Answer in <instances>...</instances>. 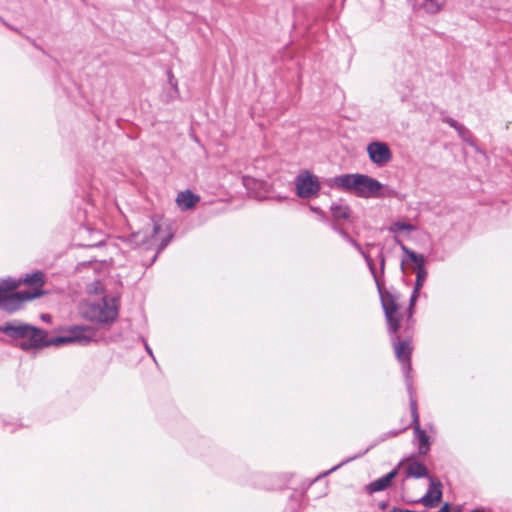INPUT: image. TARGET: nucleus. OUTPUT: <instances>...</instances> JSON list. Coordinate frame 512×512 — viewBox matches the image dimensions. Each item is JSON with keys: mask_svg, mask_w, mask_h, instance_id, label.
<instances>
[{"mask_svg": "<svg viewBox=\"0 0 512 512\" xmlns=\"http://www.w3.org/2000/svg\"><path fill=\"white\" fill-rule=\"evenodd\" d=\"M0 333L13 340L27 338V340L19 343V348L23 351L39 350L50 346H63L60 336L47 338L45 330L20 321L5 322L0 325Z\"/></svg>", "mask_w": 512, "mask_h": 512, "instance_id": "f257e3e1", "label": "nucleus"}, {"mask_svg": "<svg viewBox=\"0 0 512 512\" xmlns=\"http://www.w3.org/2000/svg\"><path fill=\"white\" fill-rule=\"evenodd\" d=\"M15 289H17V284L14 282V278L0 279V308L9 314L20 310L24 302L34 300L45 294V291L42 289L9 293Z\"/></svg>", "mask_w": 512, "mask_h": 512, "instance_id": "f03ea898", "label": "nucleus"}, {"mask_svg": "<svg viewBox=\"0 0 512 512\" xmlns=\"http://www.w3.org/2000/svg\"><path fill=\"white\" fill-rule=\"evenodd\" d=\"M117 299L108 300L104 298L102 303L93 304L87 311V317L99 324H111L118 317Z\"/></svg>", "mask_w": 512, "mask_h": 512, "instance_id": "7ed1b4c3", "label": "nucleus"}, {"mask_svg": "<svg viewBox=\"0 0 512 512\" xmlns=\"http://www.w3.org/2000/svg\"><path fill=\"white\" fill-rule=\"evenodd\" d=\"M296 195L301 199H311L317 197L321 183L319 178L309 170L300 172L295 178Z\"/></svg>", "mask_w": 512, "mask_h": 512, "instance_id": "20e7f679", "label": "nucleus"}, {"mask_svg": "<svg viewBox=\"0 0 512 512\" xmlns=\"http://www.w3.org/2000/svg\"><path fill=\"white\" fill-rule=\"evenodd\" d=\"M383 189V184L377 179L366 175L361 174L359 176V189L357 197L359 198H379L384 196H393L395 195V191L389 190L387 193H381Z\"/></svg>", "mask_w": 512, "mask_h": 512, "instance_id": "39448f33", "label": "nucleus"}, {"mask_svg": "<svg viewBox=\"0 0 512 512\" xmlns=\"http://www.w3.org/2000/svg\"><path fill=\"white\" fill-rule=\"evenodd\" d=\"M360 173H347L324 180V184L330 189L348 192L357 196L359 189Z\"/></svg>", "mask_w": 512, "mask_h": 512, "instance_id": "423d86ee", "label": "nucleus"}, {"mask_svg": "<svg viewBox=\"0 0 512 512\" xmlns=\"http://www.w3.org/2000/svg\"><path fill=\"white\" fill-rule=\"evenodd\" d=\"M411 418V425L413 426L414 434L418 441V454L425 456L430 451L431 440L426 431L420 426L418 407L414 401H412L411 405Z\"/></svg>", "mask_w": 512, "mask_h": 512, "instance_id": "0eeeda50", "label": "nucleus"}, {"mask_svg": "<svg viewBox=\"0 0 512 512\" xmlns=\"http://www.w3.org/2000/svg\"><path fill=\"white\" fill-rule=\"evenodd\" d=\"M410 343H411L410 338L401 340L399 336H394L392 339V344L394 346L396 358L402 364L404 375H406L407 377H408V374H410L411 370H412V364H411L412 347H411Z\"/></svg>", "mask_w": 512, "mask_h": 512, "instance_id": "6e6552de", "label": "nucleus"}, {"mask_svg": "<svg viewBox=\"0 0 512 512\" xmlns=\"http://www.w3.org/2000/svg\"><path fill=\"white\" fill-rule=\"evenodd\" d=\"M374 281L385 317L398 314V296L384 289V280L380 277L376 278Z\"/></svg>", "mask_w": 512, "mask_h": 512, "instance_id": "1a4fd4ad", "label": "nucleus"}, {"mask_svg": "<svg viewBox=\"0 0 512 512\" xmlns=\"http://www.w3.org/2000/svg\"><path fill=\"white\" fill-rule=\"evenodd\" d=\"M366 150L370 161L379 167L385 166L392 159V152L385 142L373 141L368 144Z\"/></svg>", "mask_w": 512, "mask_h": 512, "instance_id": "9d476101", "label": "nucleus"}, {"mask_svg": "<svg viewBox=\"0 0 512 512\" xmlns=\"http://www.w3.org/2000/svg\"><path fill=\"white\" fill-rule=\"evenodd\" d=\"M429 480V487L424 496L413 503H421L427 508L436 507L442 500L443 485L439 478L432 476Z\"/></svg>", "mask_w": 512, "mask_h": 512, "instance_id": "9b49d317", "label": "nucleus"}, {"mask_svg": "<svg viewBox=\"0 0 512 512\" xmlns=\"http://www.w3.org/2000/svg\"><path fill=\"white\" fill-rule=\"evenodd\" d=\"M95 337V330L90 326H74L67 335H61L62 344H87Z\"/></svg>", "mask_w": 512, "mask_h": 512, "instance_id": "f8f14e48", "label": "nucleus"}, {"mask_svg": "<svg viewBox=\"0 0 512 512\" xmlns=\"http://www.w3.org/2000/svg\"><path fill=\"white\" fill-rule=\"evenodd\" d=\"M402 465L403 461H400L390 472L367 484L365 486V491L367 494L372 495L376 492H381L391 487L393 480L398 476Z\"/></svg>", "mask_w": 512, "mask_h": 512, "instance_id": "ddd939ff", "label": "nucleus"}, {"mask_svg": "<svg viewBox=\"0 0 512 512\" xmlns=\"http://www.w3.org/2000/svg\"><path fill=\"white\" fill-rule=\"evenodd\" d=\"M331 218L327 223L331 227V222H336L341 224L342 221H347L352 223V209L348 204H343L340 202H333L330 206Z\"/></svg>", "mask_w": 512, "mask_h": 512, "instance_id": "4468645a", "label": "nucleus"}, {"mask_svg": "<svg viewBox=\"0 0 512 512\" xmlns=\"http://www.w3.org/2000/svg\"><path fill=\"white\" fill-rule=\"evenodd\" d=\"M407 429V427L403 428V429H399V430H391V431H388L384 434H382L379 439H377L375 442H373L371 445H369L363 452L357 454V455H354L352 457H349L347 458L346 460L342 461L341 463H339L338 465L332 467L329 471L325 472L324 475H328L334 471H336L338 468H340L341 466H343L344 464L352 461V460H355L359 457H362L363 455H365L368 451H370L372 448H374L375 446H377L379 443L381 442H384L386 441L387 439L389 438H393V437H396L398 436L399 434H401L403 431H405Z\"/></svg>", "mask_w": 512, "mask_h": 512, "instance_id": "2eb2a0df", "label": "nucleus"}, {"mask_svg": "<svg viewBox=\"0 0 512 512\" xmlns=\"http://www.w3.org/2000/svg\"><path fill=\"white\" fill-rule=\"evenodd\" d=\"M404 462V460H402ZM405 461L408 462V466L406 468V476L408 478H427L430 479L432 476L430 475L426 465L415 458V455H411L406 458Z\"/></svg>", "mask_w": 512, "mask_h": 512, "instance_id": "dca6fc26", "label": "nucleus"}, {"mask_svg": "<svg viewBox=\"0 0 512 512\" xmlns=\"http://www.w3.org/2000/svg\"><path fill=\"white\" fill-rule=\"evenodd\" d=\"M200 201V197L190 190L181 191L178 193L176 203L183 211L193 209Z\"/></svg>", "mask_w": 512, "mask_h": 512, "instance_id": "f3484780", "label": "nucleus"}, {"mask_svg": "<svg viewBox=\"0 0 512 512\" xmlns=\"http://www.w3.org/2000/svg\"><path fill=\"white\" fill-rule=\"evenodd\" d=\"M409 261H411L414 264L413 269L416 272V281L424 283L427 277L424 255L416 252H410Z\"/></svg>", "mask_w": 512, "mask_h": 512, "instance_id": "a211bd4d", "label": "nucleus"}, {"mask_svg": "<svg viewBox=\"0 0 512 512\" xmlns=\"http://www.w3.org/2000/svg\"><path fill=\"white\" fill-rule=\"evenodd\" d=\"M14 282L17 284V288L22 284L42 287L45 284V275L42 271L37 270L31 274H27L25 277L14 278Z\"/></svg>", "mask_w": 512, "mask_h": 512, "instance_id": "6ab92c4d", "label": "nucleus"}, {"mask_svg": "<svg viewBox=\"0 0 512 512\" xmlns=\"http://www.w3.org/2000/svg\"><path fill=\"white\" fill-rule=\"evenodd\" d=\"M161 229L160 224L153 223V227L150 233L148 232H137L133 233L130 237V241L134 242L136 245H146L148 244L152 239L155 238V236L159 233Z\"/></svg>", "mask_w": 512, "mask_h": 512, "instance_id": "aec40b11", "label": "nucleus"}, {"mask_svg": "<svg viewBox=\"0 0 512 512\" xmlns=\"http://www.w3.org/2000/svg\"><path fill=\"white\" fill-rule=\"evenodd\" d=\"M446 0H423L421 7L429 14L438 13L445 5Z\"/></svg>", "mask_w": 512, "mask_h": 512, "instance_id": "412c9836", "label": "nucleus"}, {"mask_svg": "<svg viewBox=\"0 0 512 512\" xmlns=\"http://www.w3.org/2000/svg\"><path fill=\"white\" fill-rule=\"evenodd\" d=\"M167 77H168V84L170 85L171 87V91H169L168 93H166L165 97H166V101L169 102V101H172L176 98H178L179 96V90H178V83H177V80L176 78L174 77L173 73L171 70H169L167 72Z\"/></svg>", "mask_w": 512, "mask_h": 512, "instance_id": "4be33fe9", "label": "nucleus"}, {"mask_svg": "<svg viewBox=\"0 0 512 512\" xmlns=\"http://www.w3.org/2000/svg\"><path fill=\"white\" fill-rule=\"evenodd\" d=\"M388 324V332L395 336L398 330L400 329V323L402 320V316L400 314L390 315V317H385Z\"/></svg>", "mask_w": 512, "mask_h": 512, "instance_id": "5701e85b", "label": "nucleus"}, {"mask_svg": "<svg viewBox=\"0 0 512 512\" xmlns=\"http://www.w3.org/2000/svg\"><path fill=\"white\" fill-rule=\"evenodd\" d=\"M416 227L413 224L403 222V221H396L392 225L388 227V231L391 233H398L401 231H414Z\"/></svg>", "mask_w": 512, "mask_h": 512, "instance_id": "b1692460", "label": "nucleus"}, {"mask_svg": "<svg viewBox=\"0 0 512 512\" xmlns=\"http://www.w3.org/2000/svg\"><path fill=\"white\" fill-rule=\"evenodd\" d=\"M173 237L174 234L170 232L161 240V242L158 244L156 253L152 257L151 261L147 264V267L151 266L156 261L158 255L168 246Z\"/></svg>", "mask_w": 512, "mask_h": 512, "instance_id": "393cba45", "label": "nucleus"}, {"mask_svg": "<svg viewBox=\"0 0 512 512\" xmlns=\"http://www.w3.org/2000/svg\"><path fill=\"white\" fill-rule=\"evenodd\" d=\"M360 255L364 258L373 279L375 280L376 278H379V275L377 274V271H376L374 261L370 257V255L368 253H366L364 250L362 251V253H360Z\"/></svg>", "mask_w": 512, "mask_h": 512, "instance_id": "a878e982", "label": "nucleus"}, {"mask_svg": "<svg viewBox=\"0 0 512 512\" xmlns=\"http://www.w3.org/2000/svg\"><path fill=\"white\" fill-rule=\"evenodd\" d=\"M331 229L338 233L345 241L351 237L349 233L342 227V224L331 222Z\"/></svg>", "mask_w": 512, "mask_h": 512, "instance_id": "bb28decb", "label": "nucleus"}, {"mask_svg": "<svg viewBox=\"0 0 512 512\" xmlns=\"http://www.w3.org/2000/svg\"><path fill=\"white\" fill-rule=\"evenodd\" d=\"M383 250H384V246H380V250L377 255V259H378L379 265H380V274H381V276H379V277L381 279H383V275L385 273V265H386V259H385Z\"/></svg>", "mask_w": 512, "mask_h": 512, "instance_id": "cd10ccee", "label": "nucleus"}, {"mask_svg": "<svg viewBox=\"0 0 512 512\" xmlns=\"http://www.w3.org/2000/svg\"><path fill=\"white\" fill-rule=\"evenodd\" d=\"M405 378H406L407 391L409 394V405L411 406L412 401H414L416 404H417V401L414 397V389H413L412 381L410 379V374H408V377L405 375Z\"/></svg>", "mask_w": 512, "mask_h": 512, "instance_id": "c85d7f7f", "label": "nucleus"}, {"mask_svg": "<svg viewBox=\"0 0 512 512\" xmlns=\"http://www.w3.org/2000/svg\"><path fill=\"white\" fill-rule=\"evenodd\" d=\"M395 244L399 245L403 253L406 255L407 259H410V252H414L410 248H408L398 237H394Z\"/></svg>", "mask_w": 512, "mask_h": 512, "instance_id": "c756f323", "label": "nucleus"}, {"mask_svg": "<svg viewBox=\"0 0 512 512\" xmlns=\"http://www.w3.org/2000/svg\"><path fill=\"white\" fill-rule=\"evenodd\" d=\"M442 122L448 124L451 128H461V124L450 116H442Z\"/></svg>", "mask_w": 512, "mask_h": 512, "instance_id": "7c9ffc66", "label": "nucleus"}, {"mask_svg": "<svg viewBox=\"0 0 512 512\" xmlns=\"http://www.w3.org/2000/svg\"><path fill=\"white\" fill-rule=\"evenodd\" d=\"M413 314H414V307H409L407 308L406 310V322H407V327L406 329H409L410 326L414 323V319H413Z\"/></svg>", "mask_w": 512, "mask_h": 512, "instance_id": "2f4dec72", "label": "nucleus"}, {"mask_svg": "<svg viewBox=\"0 0 512 512\" xmlns=\"http://www.w3.org/2000/svg\"><path fill=\"white\" fill-rule=\"evenodd\" d=\"M311 211L315 212L322 221H329V217L327 216V214L319 207H314V206H311L310 207Z\"/></svg>", "mask_w": 512, "mask_h": 512, "instance_id": "473e14b6", "label": "nucleus"}, {"mask_svg": "<svg viewBox=\"0 0 512 512\" xmlns=\"http://www.w3.org/2000/svg\"><path fill=\"white\" fill-rule=\"evenodd\" d=\"M454 129L458 132V135H459L462 139H465V135H466V134H469L468 129H467L463 124H461V128H454Z\"/></svg>", "mask_w": 512, "mask_h": 512, "instance_id": "72a5a7b5", "label": "nucleus"}, {"mask_svg": "<svg viewBox=\"0 0 512 512\" xmlns=\"http://www.w3.org/2000/svg\"><path fill=\"white\" fill-rule=\"evenodd\" d=\"M424 283L423 282H419V281H416L415 280V284H414V288H413V291L414 294H419L420 293V290L422 289Z\"/></svg>", "mask_w": 512, "mask_h": 512, "instance_id": "f704fd0d", "label": "nucleus"}, {"mask_svg": "<svg viewBox=\"0 0 512 512\" xmlns=\"http://www.w3.org/2000/svg\"><path fill=\"white\" fill-rule=\"evenodd\" d=\"M437 512H452V506L450 503L445 502Z\"/></svg>", "mask_w": 512, "mask_h": 512, "instance_id": "c9c22d12", "label": "nucleus"}, {"mask_svg": "<svg viewBox=\"0 0 512 512\" xmlns=\"http://www.w3.org/2000/svg\"><path fill=\"white\" fill-rule=\"evenodd\" d=\"M418 296H419V294H414V292H412L410 299H409V307H415Z\"/></svg>", "mask_w": 512, "mask_h": 512, "instance_id": "e433bc0d", "label": "nucleus"}, {"mask_svg": "<svg viewBox=\"0 0 512 512\" xmlns=\"http://www.w3.org/2000/svg\"><path fill=\"white\" fill-rule=\"evenodd\" d=\"M0 20H1V22H2L6 27H8L9 29H11V30H13V31H15V32H17V33H20V31H19V29H18V28H16V27H14V26L10 25V24H9V23H7L3 18H1V17H0Z\"/></svg>", "mask_w": 512, "mask_h": 512, "instance_id": "4c0bfd02", "label": "nucleus"}, {"mask_svg": "<svg viewBox=\"0 0 512 512\" xmlns=\"http://www.w3.org/2000/svg\"><path fill=\"white\" fill-rule=\"evenodd\" d=\"M52 319V316L50 314L43 313L41 314V320L44 322H50Z\"/></svg>", "mask_w": 512, "mask_h": 512, "instance_id": "58836bf2", "label": "nucleus"}, {"mask_svg": "<svg viewBox=\"0 0 512 512\" xmlns=\"http://www.w3.org/2000/svg\"><path fill=\"white\" fill-rule=\"evenodd\" d=\"M25 38H26L29 42H31V44H32L35 48H37V49H39V50L43 51V50H42V48H40V47L37 45V43L35 42V40L31 39V38H30V37H28V36H25Z\"/></svg>", "mask_w": 512, "mask_h": 512, "instance_id": "ea45409f", "label": "nucleus"}, {"mask_svg": "<svg viewBox=\"0 0 512 512\" xmlns=\"http://www.w3.org/2000/svg\"><path fill=\"white\" fill-rule=\"evenodd\" d=\"M378 506H379V508L381 510H386V508L388 507V502L387 501H382V502L379 503Z\"/></svg>", "mask_w": 512, "mask_h": 512, "instance_id": "a19ab883", "label": "nucleus"}, {"mask_svg": "<svg viewBox=\"0 0 512 512\" xmlns=\"http://www.w3.org/2000/svg\"><path fill=\"white\" fill-rule=\"evenodd\" d=\"M347 242L351 245V246H355L357 244V241L355 239H353L352 237H350Z\"/></svg>", "mask_w": 512, "mask_h": 512, "instance_id": "79ce46f5", "label": "nucleus"}, {"mask_svg": "<svg viewBox=\"0 0 512 512\" xmlns=\"http://www.w3.org/2000/svg\"><path fill=\"white\" fill-rule=\"evenodd\" d=\"M452 512H462V506L457 505V506L453 507Z\"/></svg>", "mask_w": 512, "mask_h": 512, "instance_id": "37998d69", "label": "nucleus"}, {"mask_svg": "<svg viewBox=\"0 0 512 512\" xmlns=\"http://www.w3.org/2000/svg\"><path fill=\"white\" fill-rule=\"evenodd\" d=\"M145 349L148 352V354L154 358L153 352H152L151 348L148 346L147 343H145Z\"/></svg>", "mask_w": 512, "mask_h": 512, "instance_id": "c03bdc74", "label": "nucleus"}, {"mask_svg": "<svg viewBox=\"0 0 512 512\" xmlns=\"http://www.w3.org/2000/svg\"><path fill=\"white\" fill-rule=\"evenodd\" d=\"M354 248L360 253H362L363 251V248L362 246L357 242V244L354 246Z\"/></svg>", "mask_w": 512, "mask_h": 512, "instance_id": "a18cd8bd", "label": "nucleus"}, {"mask_svg": "<svg viewBox=\"0 0 512 512\" xmlns=\"http://www.w3.org/2000/svg\"><path fill=\"white\" fill-rule=\"evenodd\" d=\"M354 248L360 253H362L363 251V248L362 246L357 242V244L354 246Z\"/></svg>", "mask_w": 512, "mask_h": 512, "instance_id": "49530a36", "label": "nucleus"}, {"mask_svg": "<svg viewBox=\"0 0 512 512\" xmlns=\"http://www.w3.org/2000/svg\"><path fill=\"white\" fill-rule=\"evenodd\" d=\"M405 262H406V260L402 259V261H401V270H402L403 273L405 272V267H404Z\"/></svg>", "mask_w": 512, "mask_h": 512, "instance_id": "de8ad7c7", "label": "nucleus"}, {"mask_svg": "<svg viewBox=\"0 0 512 512\" xmlns=\"http://www.w3.org/2000/svg\"><path fill=\"white\" fill-rule=\"evenodd\" d=\"M367 247H375V246H381L380 244H376V243H367L366 244Z\"/></svg>", "mask_w": 512, "mask_h": 512, "instance_id": "09e8293b", "label": "nucleus"}, {"mask_svg": "<svg viewBox=\"0 0 512 512\" xmlns=\"http://www.w3.org/2000/svg\"><path fill=\"white\" fill-rule=\"evenodd\" d=\"M472 512H479L478 510H473Z\"/></svg>", "mask_w": 512, "mask_h": 512, "instance_id": "8fccbe9b", "label": "nucleus"}]
</instances>
